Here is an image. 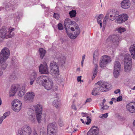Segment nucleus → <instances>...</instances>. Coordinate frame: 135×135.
Here are the masks:
<instances>
[{"label": "nucleus", "instance_id": "nucleus-47", "mask_svg": "<svg viewBox=\"0 0 135 135\" xmlns=\"http://www.w3.org/2000/svg\"><path fill=\"white\" fill-rule=\"evenodd\" d=\"M58 29L59 30H62L63 29V27L62 24L61 23H59L58 25Z\"/></svg>", "mask_w": 135, "mask_h": 135}, {"label": "nucleus", "instance_id": "nucleus-58", "mask_svg": "<svg viewBox=\"0 0 135 135\" xmlns=\"http://www.w3.org/2000/svg\"><path fill=\"white\" fill-rule=\"evenodd\" d=\"M5 119L2 116L0 117V124H1L3 120Z\"/></svg>", "mask_w": 135, "mask_h": 135}, {"label": "nucleus", "instance_id": "nucleus-43", "mask_svg": "<svg viewBox=\"0 0 135 135\" xmlns=\"http://www.w3.org/2000/svg\"><path fill=\"white\" fill-rule=\"evenodd\" d=\"M103 17V15L102 14L99 15L97 19V22L98 23L102 22L101 20H102Z\"/></svg>", "mask_w": 135, "mask_h": 135}, {"label": "nucleus", "instance_id": "nucleus-3", "mask_svg": "<svg viewBox=\"0 0 135 135\" xmlns=\"http://www.w3.org/2000/svg\"><path fill=\"white\" fill-rule=\"evenodd\" d=\"M10 51L6 47L3 48L1 50L0 53V60L1 61L6 60L9 56Z\"/></svg>", "mask_w": 135, "mask_h": 135}, {"label": "nucleus", "instance_id": "nucleus-18", "mask_svg": "<svg viewBox=\"0 0 135 135\" xmlns=\"http://www.w3.org/2000/svg\"><path fill=\"white\" fill-rule=\"evenodd\" d=\"M48 77L45 75H41L37 78V82L38 84H41L43 86V84L48 79Z\"/></svg>", "mask_w": 135, "mask_h": 135}, {"label": "nucleus", "instance_id": "nucleus-32", "mask_svg": "<svg viewBox=\"0 0 135 135\" xmlns=\"http://www.w3.org/2000/svg\"><path fill=\"white\" fill-rule=\"evenodd\" d=\"M121 68V65L120 63L118 61H115L114 64V69L115 70H120Z\"/></svg>", "mask_w": 135, "mask_h": 135}, {"label": "nucleus", "instance_id": "nucleus-48", "mask_svg": "<svg viewBox=\"0 0 135 135\" xmlns=\"http://www.w3.org/2000/svg\"><path fill=\"white\" fill-rule=\"evenodd\" d=\"M10 113L9 112H7L5 113L2 116L4 119H5L8 116L9 114Z\"/></svg>", "mask_w": 135, "mask_h": 135}, {"label": "nucleus", "instance_id": "nucleus-27", "mask_svg": "<svg viewBox=\"0 0 135 135\" xmlns=\"http://www.w3.org/2000/svg\"><path fill=\"white\" fill-rule=\"evenodd\" d=\"M39 54L40 56V58L41 59L43 58L45 56L46 51L43 48H40L38 50Z\"/></svg>", "mask_w": 135, "mask_h": 135}, {"label": "nucleus", "instance_id": "nucleus-35", "mask_svg": "<svg viewBox=\"0 0 135 135\" xmlns=\"http://www.w3.org/2000/svg\"><path fill=\"white\" fill-rule=\"evenodd\" d=\"M70 16L71 18L75 17L76 14V11L75 10H72L70 11L69 13Z\"/></svg>", "mask_w": 135, "mask_h": 135}, {"label": "nucleus", "instance_id": "nucleus-14", "mask_svg": "<svg viewBox=\"0 0 135 135\" xmlns=\"http://www.w3.org/2000/svg\"><path fill=\"white\" fill-rule=\"evenodd\" d=\"M56 127L55 123H49L47 127V135H54V131Z\"/></svg>", "mask_w": 135, "mask_h": 135}, {"label": "nucleus", "instance_id": "nucleus-2", "mask_svg": "<svg viewBox=\"0 0 135 135\" xmlns=\"http://www.w3.org/2000/svg\"><path fill=\"white\" fill-rule=\"evenodd\" d=\"M51 74L54 77L57 78L59 72V67L57 64L54 62H51L50 65Z\"/></svg>", "mask_w": 135, "mask_h": 135}, {"label": "nucleus", "instance_id": "nucleus-40", "mask_svg": "<svg viewBox=\"0 0 135 135\" xmlns=\"http://www.w3.org/2000/svg\"><path fill=\"white\" fill-rule=\"evenodd\" d=\"M11 63L14 66L17 65V63L15 57H14L12 58Z\"/></svg>", "mask_w": 135, "mask_h": 135}, {"label": "nucleus", "instance_id": "nucleus-44", "mask_svg": "<svg viewBox=\"0 0 135 135\" xmlns=\"http://www.w3.org/2000/svg\"><path fill=\"white\" fill-rule=\"evenodd\" d=\"M117 30L118 32L120 33H121L122 32H124L126 30L125 28L121 27L118 28L117 29Z\"/></svg>", "mask_w": 135, "mask_h": 135}, {"label": "nucleus", "instance_id": "nucleus-34", "mask_svg": "<svg viewBox=\"0 0 135 135\" xmlns=\"http://www.w3.org/2000/svg\"><path fill=\"white\" fill-rule=\"evenodd\" d=\"M115 19V22L116 23H121L123 22L120 15L118 16Z\"/></svg>", "mask_w": 135, "mask_h": 135}, {"label": "nucleus", "instance_id": "nucleus-38", "mask_svg": "<svg viewBox=\"0 0 135 135\" xmlns=\"http://www.w3.org/2000/svg\"><path fill=\"white\" fill-rule=\"evenodd\" d=\"M109 14H107L106 16L105 17L103 22V27H104L106 25V22L107 21H108V20L109 19Z\"/></svg>", "mask_w": 135, "mask_h": 135}, {"label": "nucleus", "instance_id": "nucleus-45", "mask_svg": "<svg viewBox=\"0 0 135 135\" xmlns=\"http://www.w3.org/2000/svg\"><path fill=\"white\" fill-rule=\"evenodd\" d=\"M108 114V113H106L100 115L99 116V117L103 119L106 118L107 117Z\"/></svg>", "mask_w": 135, "mask_h": 135}, {"label": "nucleus", "instance_id": "nucleus-12", "mask_svg": "<svg viewBox=\"0 0 135 135\" xmlns=\"http://www.w3.org/2000/svg\"><path fill=\"white\" fill-rule=\"evenodd\" d=\"M97 86L94 88L91 94L94 95H96L99 92H103V90L101 88V86L100 84V82H98L95 84Z\"/></svg>", "mask_w": 135, "mask_h": 135}, {"label": "nucleus", "instance_id": "nucleus-46", "mask_svg": "<svg viewBox=\"0 0 135 135\" xmlns=\"http://www.w3.org/2000/svg\"><path fill=\"white\" fill-rule=\"evenodd\" d=\"M16 78V74L14 73H12L10 76V78L12 80L15 79Z\"/></svg>", "mask_w": 135, "mask_h": 135}, {"label": "nucleus", "instance_id": "nucleus-42", "mask_svg": "<svg viewBox=\"0 0 135 135\" xmlns=\"http://www.w3.org/2000/svg\"><path fill=\"white\" fill-rule=\"evenodd\" d=\"M29 118L30 120L32 123L36 121L34 115L29 116Z\"/></svg>", "mask_w": 135, "mask_h": 135}, {"label": "nucleus", "instance_id": "nucleus-8", "mask_svg": "<svg viewBox=\"0 0 135 135\" xmlns=\"http://www.w3.org/2000/svg\"><path fill=\"white\" fill-rule=\"evenodd\" d=\"M71 30L72 31H75L74 33V35H73L71 33H69L68 32L67 30V31H66V32L70 38L72 39H74L75 38L80 34V28L78 26H76L75 27V29H74L73 27H71Z\"/></svg>", "mask_w": 135, "mask_h": 135}, {"label": "nucleus", "instance_id": "nucleus-60", "mask_svg": "<svg viewBox=\"0 0 135 135\" xmlns=\"http://www.w3.org/2000/svg\"><path fill=\"white\" fill-rule=\"evenodd\" d=\"M120 92V90L119 89L116 90L114 91V93L115 94H117Z\"/></svg>", "mask_w": 135, "mask_h": 135}, {"label": "nucleus", "instance_id": "nucleus-59", "mask_svg": "<svg viewBox=\"0 0 135 135\" xmlns=\"http://www.w3.org/2000/svg\"><path fill=\"white\" fill-rule=\"evenodd\" d=\"M72 109H74L75 110H76L77 109L75 105L73 104L71 106Z\"/></svg>", "mask_w": 135, "mask_h": 135}, {"label": "nucleus", "instance_id": "nucleus-28", "mask_svg": "<svg viewBox=\"0 0 135 135\" xmlns=\"http://www.w3.org/2000/svg\"><path fill=\"white\" fill-rule=\"evenodd\" d=\"M131 57L129 54H127L124 56V63L132 62Z\"/></svg>", "mask_w": 135, "mask_h": 135}, {"label": "nucleus", "instance_id": "nucleus-25", "mask_svg": "<svg viewBox=\"0 0 135 135\" xmlns=\"http://www.w3.org/2000/svg\"><path fill=\"white\" fill-rule=\"evenodd\" d=\"M132 64V62L124 63V70L126 72H128L131 70Z\"/></svg>", "mask_w": 135, "mask_h": 135}, {"label": "nucleus", "instance_id": "nucleus-36", "mask_svg": "<svg viewBox=\"0 0 135 135\" xmlns=\"http://www.w3.org/2000/svg\"><path fill=\"white\" fill-rule=\"evenodd\" d=\"M120 15L121 16V17L123 22L127 21L128 19V16L126 14H123Z\"/></svg>", "mask_w": 135, "mask_h": 135}, {"label": "nucleus", "instance_id": "nucleus-7", "mask_svg": "<svg viewBox=\"0 0 135 135\" xmlns=\"http://www.w3.org/2000/svg\"><path fill=\"white\" fill-rule=\"evenodd\" d=\"M11 104L12 109L16 112H18L22 108V103L21 101L17 99L13 100Z\"/></svg>", "mask_w": 135, "mask_h": 135}, {"label": "nucleus", "instance_id": "nucleus-30", "mask_svg": "<svg viewBox=\"0 0 135 135\" xmlns=\"http://www.w3.org/2000/svg\"><path fill=\"white\" fill-rule=\"evenodd\" d=\"M37 106V105H34L33 106L32 109L30 108L29 109V110L28 112V114L29 116L34 115V114L36 112V109H35L34 108H35V107Z\"/></svg>", "mask_w": 135, "mask_h": 135}, {"label": "nucleus", "instance_id": "nucleus-39", "mask_svg": "<svg viewBox=\"0 0 135 135\" xmlns=\"http://www.w3.org/2000/svg\"><path fill=\"white\" fill-rule=\"evenodd\" d=\"M120 70L116 69L115 70L114 69V77L115 78H117L119 75V71Z\"/></svg>", "mask_w": 135, "mask_h": 135}, {"label": "nucleus", "instance_id": "nucleus-62", "mask_svg": "<svg viewBox=\"0 0 135 135\" xmlns=\"http://www.w3.org/2000/svg\"><path fill=\"white\" fill-rule=\"evenodd\" d=\"M91 101V98L87 99L85 102V103L90 102Z\"/></svg>", "mask_w": 135, "mask_h": 135}, {"label": "nucleus", "instance_id": "nucleus-52", "mask_svg": "<svg viewBox=\"0 0 135 135\" xmlns=\"http://www.w3.org/2000/svg\"><path fill=\"white\" fill-rule=\"evenodd\" d=\"M97 60H95V62H94V60H93V63L94 64V65H95V70H98V65L97 64Z\"/></svg>", "mask_w": 135, "mask_h": 135}, {"label": "nucleus", "instance_id": "nucleus-51", "mask_svg": "<svg viewBox=\"0 0 135 135\" xmlns=\"http://www.w3.org/2000/svg\"><path fill=\"white\" fill-rule=\"evenodd\" d=\"M97 70H94L93 72V79L94 78L97 76Z\"/></svg>", "mask_w": 135, "mask_h": 135}, {"label": "nucleus", "instance_id": "nucleus-64", "mask_svg": "<svg viewBox=\"0 0 135 135\" xmlns=\"http://www.w3.org/2000/svg\"><path fill=\"white\" fill-rule=\"evenodd\" d=\"M111 100L113 102H113H115L116 101H117V100H116L115 98H112L111 99Z\"/></svg>", "mask_w": 135, "mask_h": 135}, {"label": "nucleus", "instance_id": "nucleus-29", "mask_svg": "<svg viewBox=\"0 0 135 135\" xmlns=\"http://www.w3.org/2000/svg\"><path fill=\"white\" fill-rule=\"evenodd\" d=\"M52 105L56 108H58L60 106L61 102L59 99H55L52 102Z\"/></svg>", "mask_w": 135, "mask_h": 135}, {"label": "nucleus", "instance_id": "nucleus-50", "mask_svg": "<svg viewBox=\"0 0 135 135\" xmlns=\"http://www.w3.org/2000/svg\"><path fill=\"white\" fill-rule=\"evenodd\" d=\"M98 55V50H96L94 53L93 58L94 59L95 58V56H97Z\"/></svg>", "mask_w": 135, "mask_h": 135}, {"label": "nucleus", "instance_id": "nucleus-15", "mask_svg": "<svg viewBox=\"0 0 135 135\" xmlns=\"http://www.w3.org/2000/svg\"><path fill=\"white\" fill-rule=\"evenodd\" d=\"M119 12L114 10H112L110 12L107 14H109V16L112 18L109 19V21H112L115 20L119 16Z\"/></svg>", "mask_w": 135, "mask_h": 135}, {"label": "nucleus", "instance_id": "nucleus-24", "mask_svg": "<svg viewBox=\"0 0 135 135\" xmlns=\"http://www.w3.org/2000/svg\"><path fill=\"white\" fill-rule=\"evenodd\" d=\"M131 6V4L129 0H124L121 3L122 7L124 9H127L129 8Z\"/></svg>", "mask_w": 135, "mask_h": 135}, {"label": "nucleus", "instance_id": "nucleus-26", "mask_svg": "<svg viewBox=\"0 0 135 135\" xmlns=\"http://www.w3.org/2000/svg\"><path fill=\"white\" fill-rule=\"evenodd\" d=\"M129 50L131 53L132 58L135 59V44L131 46L129 49Z\"/></svg>", "mask_w": 135, "mask_h": 135}, {"label": "nucleus", "instance_id": "nucleus-53", "mask_svg": "<svg viewBox=\"0 0 135 135\" xmlns=\"http://www.w3.org/2000/svg\"><path fill=\"white\" fill-rule=\"evenodd\" d=\"M85 55H83L82 56V61H81V65L82 67L83 66L84 61V60H85Z\"/></svg>", "mask_w": 135, "mask_h": 135}, {"label": "nucleus", "instance_id": "nucleus-20", "mask_svg": "<svg viewBox=\"0 0 135 135\" xmlns=\"http://www.w3.org/2000/svg\"><path fill=\"white\" fill-rule=\"evenodd\" d=\"M100 84L103 91H106L111 89V85L107 83L103 82Z\"/></svg>", "mask_w": 135, "mask_h": 135}, {"label": "nucleus", "instance_id": "nucleus-55", "mask_svg": "<svg viewBox=\"0 0 135 135\" xmlns=\"http://www.w3.org/2000/svg\"><path fill=\"white\" fill-rule=\"evenodd\" d=\"M57 88L58 87L57 86L52 85L51 89L54 91H55L57 90Z\"/></svg>", "mask_w": 135, "mask_h": 135}, {"label": "nucleus", "instance_id": "nucleus-31", "mask_svg": "<svg viewBox=\"0 0 135 135\" xmlns=\"http://www.w3.org/2000/svg\"><path fill=\"white\" fill-rule=\"evenodd\" d=\"M6 61L3 60L1 62L0 60V68H1L2 69L5 70L7 66V64L5 62Z\"/></svg>", "mask_w": 135, "mask_h": 135}, {"label": "nucleus", "instance_id": "nucleus-6", "mask_svg": "<svg viewBox=\"0 0 135 135\" xmlns=\"http://www.w3.org/2000/svg\"><path fill=\"white\" fill-rule=\"evenodd\" d=\"M35 107V108L34 109H36L35 113L36 119L38 123H41L42 107L39 104H37V106Z\"/></svg>", "mask_w": 135, "mask_h": 135}, {"label": "nucleus", "instance_id": "nucleus-37", "mask_svg": "<svg viewBox=\"0 0 135 135\" xmlns=\"http://www.w3.org/2000/svg\"><path fill=\"white\" fill-rule=\"evenodd\" d=\"M65 57L63 56H62L59 59V62L61 64V65H62L64 64L65 63Z\"/></svg>", "mask_w": 135, "mask_h": 135}, {"label": "nucleus", "instance_id": "nucleus-63", "mask_svg": "<svg viewBox=\"0 0 135 135\" xmlns=\"http://www.w3.org/2000/svg\"><path fill=\"white\" fill-rule=\"evenodd\" d=\"M33 135H38V134H37V132L35 130L34 131H33Z\"/></svg>", "mask_w": 135, "mask_h": 135}, {"label": "nucleus", "instance_id": "nucleus-57", "mask_svg": "<svg viewBox=\"0 0 135 135\" xmlns=\"http://www.w3.org/2000/svg\"><path fill=\"white\" fill-rule=\"evenodd\" d=\"M108 107H109L107 105L103 106L102 107L101 110L103 111V109H107L108 108Z\"/></svg>", "mask_w": 135, "mask_h": 135}, {"label": "nucleus", "instance_id": "nucleus-33", "mask_svg": "<svg viewBox=\"0 0 135 135\" xmlns=\"http://www.w3.org/2000/svg\"><path fill=\"white\" fill-rule=\"evenodd\" d=\"M81 115L83 117H86L88 122L86 123V124H89L91 122V120L89 118V116H88V114L86 113H84L82 112L81 113Z\"/></svg>", "mask_w": 135, "mask_h": 135}, {"label": "nucleus", "instance_id": "nucleus-10", "mask_svg": "<svg viewBox=\"0 0 135 135\" xmlns=\"http://www.w3.org/2000/svg\"><path fill=\"white\" fill-rule=\"evenodd\" d=\"M108 41H112L114 44L116 46L119 44L120 39L119 37L117 35H113L109 36L107 39Z\"/></svg>", "mask_w": 135, "mask_h": 135}, {"label": "nucleus", "instance_id": "nucleus-13", "mask_svg": "<svg viewBox=\"0 0 135 135\" xmlns=\"http://www.w3.org/2000/svg\"><path fill=\"white\" fill-rule=\"evenodd\" d=\"M52 85H53V82L49 77L48 78V79H47L46 81L43 84V86L47 90H51Z\"/></svg>", "mask_w": 135, "mask_h": 135}, {"label": "nucleus", "instance_id": "nucleus-5", "mask_svg": "<svg viewBox=\"0 0 135 135\" xmlns=\"http://www.w3.org/2000/svg\"><path fill=\"white\" fill-rule=\"evenodd\" d=\"M31 133V129L29 126H25L22 128L19 129L18 135H30Z\"/></svg>", "mask_w": 135, "mask_h": 135}, {"label": "nucleus", "instance_id": "nucleus-61", "mask_svg": "<svg viewBox=\"0 0 135 135\" xmlns=\"http://www.w3.org/2000/svg\"><path fill=\"white\" fill-rule=\"evenodd\" d=\"M81 80V76H78L77 78V81L78 82L80 81Z\"/></svg>", "mask_w": 135, "mask_h": 135}, {"label": "nucleus", "instance_id": "nucleus-21", "mask_svg": "<svg viewBox=\"0 0 135 135\" xmlns=\"http://www.w3.org/2000/svg\"><path fill=\"white\" fill-rule=\"evenodd\" d=\"M98 133V128L95 126L92 127L87 133V135H97Z\"/></svg>", "mask_w": 135, "mask_h": 135}, {"label": "nucleus", "instance_id": "nucleus-16", "mask_svg": "<svg viewBox=\"0 0 135 135\" xmlns=\"http://www.w3.org/2000/svg\"><path fill=\"white\" fill-rule=\"evenodd\" d=\"M20 85H13L11 87L9 91V96L13 97L15 95L17 90L19 89Z\"/></svg>", "mask_w": 135, "mask_h": 135}, {"label": "nucleus", "instance_id": "nucleus-22", "mask_svg": "<svg viewBox=\"0 0 135 135\" xmlns=\"http://www.w3.org/2000/svg\"><path fill=\"white\" fill-rule=\"evenodd\" d=\"M25 87V86L24 85L20 86L18 90V95L19 97H21L24 95L26 92Z\"/></svg>", "mask_w": 135, "mask_h": 135}, {"label": "nucleus", "instance_id": "nucleus-1", "mask_svg": "<svg viewBox=\"0 0 135 135\" xmlns=\"http://www.w3.org/2000/svg\"><path fill=\"white\" fill-rule=\"evenodd\" d=\"M14 28L10 27L6 28L3 27L0 30V42H2L4 38H11L15 35L13 31H14Z\"/></svg>", "mask_w": 135, "mask_h": 135}, {"label": "nucleus", "instance_id": "nucleus-9", "mask_svg": "<svg viewBox=\"0 0 135 135\" xmlns=\"http://www.w3.org/2000/svg\"><path fill=\"white\" fill-rule=\"evenodd\" d=\"M39 71L41 74H48L49 72V67L47 65L46 62L43 63V64H41L39 67Z\"/></svg>", "mask_w": 135, "mask_h": 135}, {"label": "nucleus", "instance_id": "nucleus-49", "mask_svg": "<svg viewBox=\"0 0 135 135\" xmlns=\"http://www.w3.org/2000/svg\"><path fill=\"white\" fill-rule=\"evenodd\" d=\"M20 14L18 12H17L15 14H13L14 17L16 18H20Z\"/></svg>", "mask_w": 135, "mask_h": 135}, {"label": "nucleus", "instance_id": "nucleus-11", "mask_svg": "<svg viewBox=\"0 0 135 135\" xmlns=\"http://www.w3.org/2000/svg\"><path fill=\"white\" fill-rule=\"evenodd\" d=\"M35 95V94L33 92H27L24 97L25 100L27 102H32L33 101Z\"/></svg>", "mask_w": 135, "mask_h": 135}, {"label": "nucleus", "instance_id": "nucleus-17", "mask_svg": "<svg viewBox=\"0 0 135 135\" xmlns=\"http://www.w3.org/2000/svg\"><path fill=\"white\" fill-rule=\"evenodd\" d=\"M75 23V22L71 21L70 19H66L65 20L64 24L66 31L68 30V28H70V26H72V25Z\"/></svg>", "mask_w": 135, "mask_h": 135}, {"label": "nucleus", "instance_id": "nucleus-54", "mask_svg": "<svg viewBox=\"0 0 135 135\" xmlns=\"http://www.w3.org/2000/svg\"><path fill=\"white\" fill-rule=\"evenodd\" d=\"M53 17L57 20H58L59 17V15L58 14L55 13H54Z\"/></svg>", "mask_w": 135, "mask_h": 135}, {"label": "nucleus", "instance_id": "nucleus-56", "mask_svg": "<svg viewBox=\"0 0 135 135\" xmlns=\"http://www.w3.org/2000/svg\"><path fill=\"white\" fill-rule=\"evenodd\" d=\"M122 96H120L118 97L117 99V102H119L122 100Z\"/></svg>", "mask_w": 135, "mask_h": 135}, {"label": "nucleus", "instance_id": "nucleus-19", "mask_svg": "<svg viewBox=\"0 0 135 135\" xmlns=\"http://www.w3.org/2000/svg\"><path fill=\"white\" fill-rule=\"evenodd\" d=\"M127 109L131 113H135V103L131 102L127 105Z\"/></svg>", "mask_w": 135, "mask_h": 135}, {"label": "nucleus", "instance_id": "nucleus-23", "mask_svg": "<svg viewBox=\"0 0 135 135\" xmlns=\"http://www.w3.org/2000/svg\"><path fill=\"white\" fill-rule=\"evenodd\" d=\"M37 75V73L35 71H33L31 73L30 76V84L31 85H32L33 84V82L36 78Z\"/></svg>", "mask_w": 135, "mask_h": 135}, {"label": "nucleus", "instance_id": "nucleus-4", "mask_svg": "<svg viewBox=\"0 0 135 135\" xmlns=\"http://www.w3.org/2000/svg\"><path fill=\"white\" fill-rule=\"evenodd\" d=\"M111 61V59L109 56L104 55L101 58L100 60V66L102 68L105 67Z\"/></svg>", "mask_w": 135, "mask_h": 135}, {"label": "nucleus", "instance_id": "nucleus-41", "mask_svg": "<svg viewBox=\"0 0 135 135\" xmlns=\"http://www.w3.org/2000/svg\"><path fill=\"white\" fill-rule=\"evenodd\" d=\"M40 131V135H46V130L44 127L41 128Z\"/></svg>", "mask_w": 135, "mask_h": 135}]
</instances>
